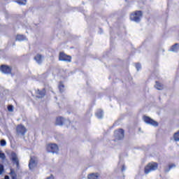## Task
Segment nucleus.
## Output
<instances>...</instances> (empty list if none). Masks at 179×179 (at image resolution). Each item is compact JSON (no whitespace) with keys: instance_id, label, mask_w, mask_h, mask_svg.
Instances as JSON below:
<instances>
[{"instance_id":"c756f323","label":"nucleus","mask_w":179,"mask_h":179,"mask_svg":"<svg viewBox=\"0 0 179 179\" xmlns=\"http://www.w3.org/2000/svg\"><path fill=\"white\" fill-rule=\"evenodd\" d=\"M171 170V169H170L169 166V168H166V169H164V172L165 173H169V171H170Z\"/></svg>"},{"instance_id":"7c9ffc66","label":"nucleus","mask_w":179,"mask_h":179,"mask_svg":"<svg viewBox=\"0 0 179 179\" xmlns=\"http://www.w3.org/2000/svg\"><path fill=\"white\" fill-rule=\"evenodd\" d=\"M173 167H176V164H172L169 166V168L171 169H173Z\"/></svg>"},{"instance_id":"f8f14e48","label":"nucleus","mask_w":179,"mask_h":179,"mask_svg":"<svg viewBox=\"0 0 179 179\" xmlns=\"http://www.w3.org/2000/svg\"><path fill=\"white\" fill-rule=\"evenodd\" d=\"M64 122H65V119L62 117H59L56 119V125L62 126L64 125Z\"/></svg>"},{"instance_id":"20e7f679","label":"nucleus","mask_w":179,"mask_h":179,"mask_svg":"<svg viewBox=\"0 0 179 179\" xmlns=\"http://www.w3.org/2000/svg\"><path fill=\"white\" fill-rule=\"evenodd\" d=\"M143 120L145 124L152 125V127H159V123L149 116L144 115Z\"/></svg>"},{"instance_id":"f257e3e1","label":"nucleus","mask_w":179,"mask_h":179,"mask_svg":"<svg viewBox=\"0 0 179 179\" xmlns=\"http://www.w3.org/2000/svg\"><path fill=\"white\" fill-rule=\"evenodd\" d=\"M143 16L142 10H136L130 15V20L135 22V23H139Z\"/></svg>"},{"instance_id":"c9c22d12","label":"nucleus","mask_w":179,"mask_h":179,"mask_svg":"<svg viewBox=\"0 0 179 179\" xmlns=\"http://www.w3.org/2000/svg\"><path fill=\"white\" fill-rule=\"evenodd\" d=\"M125 1H127V0H125Z\"/></svg>"},{"instance_id":"cd10ccee","label":"nucleus","mask_w":179,"mask_h":179,"mask_svg":"<svg viewBox=\"0 0 179 179\" xmlns=\"http://www.w3.org/2000/svg\"><path fill=\"white\" fill-rule=\"evenodd\" d=\"M10 174L11 176H14L15 174H16V173H15V171H13V169H10Z\"/></svg>"},{"instance_id":"412c9836","label":"nucleus","mask_w":179,"mask_h":179,"mask_svg":"<svg viewBox=\"0 0 179 179\" xmlns=\"http://www.w3.org/2000/svg\"><path fill=\"white\" fill-rule=\"evenodd\" d=\"M15 2H17L18 5H26L27 0H15Z\"/></svg>"},{"instance_id":"c85d7f7f","label":"nucleus","mask_w":179,"mask_h":179,"mask_svg":"<svg viewBox=\"0 0 179 179\" xmlns=\"http://www.w3.org/2000/svg\"><path fill=\"white\" fill-rule=\"evenodd\" d=\"M125 170H127V168L125 167V165L123 164L122 166L121 171H125Z\"/></svg>"},{"instance_id":"a211bd4d","label":"nucleus","mask_w":179,"mask_h":179,"mask_svg":"<svg viewBox=\"0 0 179 179\" xmlns=\"http://www.w3.org/2000/svg\"><path fill=\"white\" fill-rule=\"evenodd\" d=\"M26 40V36L18 34L16 36L17 41H24Z\"/></svg>"},{"instance_id":"393cba45","label":"nucleus","mask_w":179,"mask_h":179,"mask_svg":"<svg viewBox=\"0 0 179 179\" xmlns=\"http://www.w3.org/2000/svg\"><path fill=\"white\" fill-rule=\"evenodd\" d=\"M0 159H2V160H5V159H6V155H5V153L3 152L0 153Z\"/></svg>"},{"instance_id":"b1692460","label":"nucleus","mask_w":179,"mask_h":179,"mask_svg":"<svg viewBox=\"0 0 179 179\" xmlns=\"http://www.w3.org/2000/svg\"><path fill=\"white\" fill-rule=\"evenodd\" d=\"M136 69L137 71H139L140 69H142V65H141L140 63L136 64Z\"/></svg>"},{"instance_id":"72a5a7b5","label":"nucleus","mask_w":179,"mask_h":179,"mask_svg":"<svg viewBox=\"0 0 179 179\" xmlns=\"http://www.w3.org/2000/svg\"><path fill=\"white\" fill-rule=\"evenodd\" d=\"M4 179H10V178H9V176H6L4 177Z\"/></svg>"},{"instance_id":"1a4fd4ad","label":"nucleus","mask_w":179,"mask_h":179,"mask_svg":"<svg viewBox=\"0 0 179 179\" xmlns=\"http://www.w3.org/2000/svg\"><path fill=\"white\" fill-rule=\"evenodd\" d=\"M43 58H44V56L40 54H37L34 57V59L36 61L37 64H38L39 65H41V64H43Z\"/></svg>"},{"instance_id":"dca6fc26","label":"nucleus","mask_w":179,"mask_h":179,"mask_svg":"<svg viewBox=\"0 0 179 179\" xmlns=\"http://www.w3.org/2000/svg\"><path fill=\"white\" fill-rule=\"evenodd\" d=\"M155 83L156 85H155V87L157 89V90H163V89L164 88L163 84L159 83L158 81H156Z\"/></svg>"},{"instance_id":"f704fd0d","label":"nucleus","mask_w":179,"mask_h":179,"mask_svg":"<svg viewBox=\"0 0 179 179\" xmlns=\"http://www.w3.org/2000/svg\"><path fill=\"white\" fill-rule=\"evenodd\" d=\"M99 30H101V33L103 32V29H101V28H100V29H99Z\"/></svg>"},{"instance_id":"9d476101","label":"nucleus","mask_w":179,"mask_h":179,"mask_svg":"<svg viewBox=\"0 0 179 179\" xmlns=\"http://www.w3.org/2000/svg\"><path fill=\"white\" fill-rule=\"evenodd\" d=\"M45 93H46L45 88H43L42 90H37L36 94H38V96H36V97L38 99H43V97L45 96Z\"/></svg>"},{"instance_id":"4be33fe9","label":"nucleus","mask_w":179,"mask_h":179,"mask_svg":"<svg viewBox=\"0 0 179 179\" xmlns=\"http://www.w3.org/2000/svg\"><path fill=\"white\" fill-rule=\"evenodd\" d=\"M3 171H5V168L3 166V164H0V176L1 174H2V173H3Z\"/></svg>"},{"instance_id":"423d86ee","label":"nucleus","mask_w":179,"mask_h":179,"mask_svg":"<svg viewBox=\"0 0 179 179\" xmlns=\"http://www.w3.org/2000/svg\"><path fill=\"white\" fill-rule=\"evenodd\" d=\"M46 150L49 153H58V145L57 144H49L47 145Z\"/></svg>"},{"instance_id":"473e14b6","label":"nucleus","mask_w":179,"mask_h":179,"mask_svg":"<svg viewBox=\"0 0 179 179\" xmlns=\"http://www.w3.org/2000/svg\"><path fill=\"white\" fill-rule=\"evenodd\" d=\"M43 76H48V72H46V73H43Z\"/></svg>"},{"instance_id":"6ab92c4d","label":"nucleus","mask_w":179,"mask_h":179,"mask_svg":"<svg viewBox=\"0 0 179 179\" xmlns=\"http://www.w3.org/2000/svg\"><path fill=\"white\" fill-rule=\"evenodd\" d=\"M99 178V176L97 173H91L88 176V179H97Z\"/></svg>"},{"instance_id":"bb28decb","label":"nucleus","mask_w":179,"mask_h":179,"mask_svg":"<svg viewBox=\"0 0 179 179\" xmlns=\"http://www.w3.org/2000/svg\"><path fill=\"white\" fill-rule=\"evenodd\" d=\"M11 178L12 179H17V174H16V173L15 174L14 173V175L11 176Z\"/></svg>"},{"instance_id":"2eb2a0df","label":"nucleus","mask_w":179,"mask_h":179,"mask_svg":"<svg viewBox=\"0 0 179 179\" xmlns=\"http://www.w3.org/2000/svg\"><path fill=\"white\" fill-rule=\"evenodd\" d=\"M179 50V43H175L171 46L170 51H173V52H178Z\"/></svg>"},{"instance_id":"4468645a","label":"nucleus","mask_w":179,"mask_h":179,"mask_svg":"<svg viewBox=\"0 0 179 179\" xmlns=\"http://www.w3.org/2000/svg\"><path fill=\"white\" fill-rule=\"evenodd\" d=\"M58 89L60 93H64V92H65V85H64V82L60 81L59 83Z\"/></svg>"},{"instance_id":"39448f33","label":"nucleus","mask_w":179,"mask_h":179,"mask_svg":"<svg viewBox=\"0 0 179 179\" xmlns=\"http://www.w3.org/2000/svg\"><path fill=\"white\" fill-rule=\"evenodd\" d=\"M0 72L4 75H10L12 73V68L6 64H1L0 66Z\"/></svg>"},{"instance_id":"7ed1b4c3","label":"nucleus","mask_w":179,"mask_h":179,"mask_svg":"<svg viewBox=\"0 0 179 179\" xmlns=\"http://www.w3.org/2000/svg\"><path fill=\"white\" fill-rule=\"evenodd\" d=\"M59 61L64 62H72V56L66 55L64 52H60L59 54Z\"/></svg>"},{"instance_id":"f03ea898","label":"nucleus","mask_w":179,"mask_h":179,"mask_svg":"<svg viewBox=\"0 0 179 179\" xmlns=\"http://www.w3.org/2000/svg\"><path fill=\"white\" fill-rule=\"evenodd\" d=\"M159 167V164L157 162H151L148 164V165L144 169V173L145 174H149L150 171H155L157 170Z\"/></svg>"},{"instance_id":"0eeeda50","label":"nucleus","mask_w":179,"mask_h":179,"mask_svg":"<svg viewBox=\"0 0 179 179\" xmlns=\"http://www.w3.org/2000/svg\"><path fill=\"white\" fill-rule=\"evenodd\" d=\"M115 137L117 141H121L124 139V131L123 129H119L118 130L115 131Z\"/></svg>"},{"instance_id":"6e6552de","label":"nucleus","mask_w":179,"mask_h":179,"mask_svg":"<svg viewBox=\"0 0 179 179\" xmlns=\"http://www.w3.org/2000/svg\"><path fill=\"white\" fill-rule=\"evenodd\" d=\"M27 131V130L26 129V127L22 124H20L17 127V132L22 136L26 134Z\"/></svg>"},{"instance_id":"2f4dec72","label":"nucleus","mask_w":179,"mask_h":179,"mask_svg":"<svg viewBox=\"0 0 179 179\" xmlns=\"http://www.w3.org/2000/svg\"><path fill=\"white\" fill-rule=\"evenodd\" d=\"M47 179H54V176L51 175L50 176L48 177Z\"/></svg>"},{"instance_id":"9b49d317","label":"nucleus","mask_w":179,"mask_h":179,"mask_svg":"<svg viewBox=\"0 0 179 179\" xmlns=\"http://www.w3.org/2000/svg\"><path fill=\"white\" fill-rule=\"evenodd\" d=\"M11 160L13 162V163H15L16 166H19V159H17V155L14 152L11 153Z\"/></svg>"},{"instance_id":"5701e85b","label":"nucleus","mask_w":179,"mask_h":179,"mask_svg":"<svg viewBox=\"0 0 179 179\" xmlns=\"http://www.w3.org/2000/svg\"><path fill=\"white\" fill-rule=\"evenodd\" d=\"M1 146H6V141L5 139H2L0 141Z\"/></svg>"},{"instance_id":"a878e982","label":"nucleus","mask_w":179,"mask_h":179,"mask_svg":"<svg viewBox=\"0 0 179 179\" xmlns=\"http://www.w3.org/2000/svg\"><path fill=\"white\" fill-rule=\"evenodd\" d=\"M8 110L10 111V113H12L13 111V105H9L8 107Z\"/></svg>"},{"instance_id":"f3484780","label":"nucleus","mask_w":179,"mask_h":179,"mask_svg":"<svg viewBox=\"0 0 179 179\" xmlns=\"http://www.w3.org/2000/svg\"><path fill=\"white\" fill-rule=\"evenodd\" d=\"M103 110L99 109L97 110V112L96 113V117H97V118H99V120H101V118H103Z\"/></svg>"},{"instance_id":"aec40b11","label":"nucleus","mask_w":179,"mask_h":179,"mask_svg":"<svg viewBox=\"0 0 179 179\" xmlns=\"http://www.w3.org/2000/svg\"><path fill=\"white\" fill-rule=\"evenodd\" d=\"M173 138L176 142H179V131L174 134Z\"/></svg>"},{"instance_id":"ddd939ff","label":"nucleus","mask_w":179,"mask_h":179,"mask_svg":"<svg viewBox=\"0 0 179 179\" xmlns=\"http://www.w3.org/2000/svg\"><path fill=\"white\" fill-rule=\"evenodd\" d=\"M35 167H36V160H34V159L31 157L29 162V170H33V169Z\"/></svg>"}]
</instances>
